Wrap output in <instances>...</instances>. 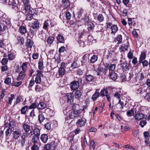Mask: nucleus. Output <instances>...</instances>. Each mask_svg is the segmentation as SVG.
<instances>
[{"mask_svg":"<svg viewBox=\"0 0 150 150\" xmlns=\"http://www.w3.org/2000/svg\"><path fill=\"white\" fill-rule=\"evenodd\" d=\"M135 112V115L134 117L136 120H139L144 117V115L142 113V110L139 106L135 107V108L134 110Z\"/></svg>","mask_w":150,"mask_h":150,"instance_id":"1","label":"nucleus"},{"mask_svg":"<svg viewBox=\"0 0 150 150\" xmlns=\"http://www.w3.org/2000/svg\"><path fill=\"white\" fill-rule=\"evenodd\" d=\"M82 80L81 79H78V81H74L70 83V87L71 90H76L79 87V83H82Z\"/></svg>","mask_w":150,"mask_h":150,"instance_id":"2","label":"nucleus"},{"mask_svg":"<svg viewBox=\"0 0 150 150\" xmlns=\"http://www.w3.org/2000/svg\"><path fill=\"white\" fill-rule=\"evenodd\" d=\"M107 28H110L111 30V34H115L118 30L117 25L112 24L111 22L107 23H106Z\"/></svg>","mask_w":150,"mask_h":150,"instance_id":"3","label":"nucleus"},{"mask_svg":"<svg viewBox=\"0 0 150 150\" xmlns=\"http://www.w3.org/2000/svg\"><path fill=\"white\" fill-rule=\"evenodd\" d=\"M0 17L1 18L3 23H4V24H6L7 26L10 25L11 23L10 19L7 17L6 14H4L2 16L0 15Z\"/></svg>","mask_w":150,"mask_h":150,"instance_id":"4","label":"nucleus"},{"mask_svg":"<svg viewBox=\"0 0 150 150\" xmlns=\"http://www.w3.org/2000/svg\"><path fill=\"white\" fill-rule=\"evenodd\" d=\"M86 123V120L84 118H82L78 120L76 124L78 127L84 126Z\"/></svg>","mask_w":150,"mask_h":150,"instance_id":"5","label":"nucleus"},{"mask_svg":"<svg viewBox=\"0 0 150 150\" xmlns=\"http://www.w3.org/2000/svg\"><path fill=\"white\" fill-rule=\"evenodd\" d=\"M80 113V111L70 110L69 112V117L70 119H73L78 116Z\"/></svg>","mask_w":150,"mask_h":150,"instance_id":"6","label":"nucleus"},{"mask_svg":"<svg viewBox=\"0 0 150 150\" xmlns=\"http://www.w3.org/2000/svg\"><path fill=\"white\" fill-rule=\"evenodd\" d=\"M38 73L36 74V77L35 79V82L37 83L40 84L41 82V76H43V75L42 73V71H37Z\"/></svg>","mask_w":150,"mask_h":150,"instance_id":"7","label":"nucleus"},{"mask_svg":"<svg viewBox=\"0 0 150 150\" xmlns=\"http://www.w3.org/2000/svg\"><path fill=\"white\" fill-rule=\"evenodd\" d=\"M65 99L67 100V102L71 104L73 102L74 96L71 93H68L66 94L65 96Z\"/></svg>","mask_w":150,"mask_h":150,"instance_id":"8","label":"nucleus"},{"mask_svg":"<svg viewBox=\"0 0 150 150\" xmlns=\"http://www.w3.org/2000/svg\"><path fill=\"white\" fill-rule=\"evenodd\" d=\"M13 134L15 139H18L21 135L20 130L18 129H14L13 130Z\"/></svg>","mask_w":150,"mask_h":150,"instance_id":"9","label":"nucleus"},{"mask_svg":"<svg viewBox=\"0 0 150 150\" xmlns=\"http://www.w3.org/2000/svg\"><path fill=\"white\" fill-rule=\"evenodd\" d=\"M89 36V34L87 32L83 31V32L81 33L79 36V38L84 39L86 40Z\"/></svg>","mask_w":150,"mask_h":150,"instance_id":"10","label":"nucleus"},{"mask_svg":"<svg viewBox=\"0 0 150 150\" xmlns=\"http://www.w3.org/2000/svg\"><path fill=\"white\" fill-rule=\"evenodd\" d=\"M74 96L75 98L79 99V100L77 103H79L80 102L79 101L80 99L81 98L82 96V93L81 91L79 90H76L74 93Z\"/></svg>","mask_w":150,"mask_h":150,"instance_id":"11","label":"nucleus"},{"mask_svg":"<svg viewBox=\"0 0 150 150\" xmlns=\"http://www.w3.org/2000/svg\"><path fill=\"white\" fill-rule=\"evenodd\" d=\"M121 67L123 71H125L129 69L128 64L127 63L123 62L121 64Z\"/></svg>","mask_w":150,"mask_h":150,"instance_id":"12","label":"nucleus"},{"mask_svg":"<svg viewBox=\"0 0 150 150\" xmlns=\"http://www.w3.org/2000/svg\"><path fill=\"white\" fill-rule=\"evenodd\" d=\"M8 4L12 6L13 8L16 9L17 8V4H16L15 0H9Z\"/></svg>","mask_w":150,"mask_h":150,"instance_id":"13","label":"nucleus"},{"mask_svg":"<svg viewBox=\"0 0 150 150\" xmlns=\"http://www.w3.org/2000/svg\"><path fill=\"white\" fill-rule=\"evenodd\" d=\"M124 105L123 102L119 100V103L116 105V108L118 110H121L123 108Z\"/></svg>","mask_w":150,"mask_h":150,"instance_id":"14","label":"nucleus"},{"mask_svg":"<svg viewBox=\"0 0 150 150\" xmlns=\"http://www.w3.org/2000/svg\"><path fill=\"white\" fill-rule=\"evenodd\" d=\"M40 136L33 135L32 139V142L33 144H39Z\"/></svg>","mask_w":150,"mask_h":150,"instance_id":"15","label":"nucleus"},{"mask_svg":"<svg viewBox=\"0 0 150 150\" xmlns=\"http://www.w3.org/2000/svg\"><path fill=\"white\" fill-rule=\"evenodd\" d=\"M146 57V54L144 52H142L139 58V64H141V62H142V61L145 60Z\"/></svg>","mask_w":150,"mask_h":150,"instance_id":"16","label":"nucleus"},{"mask_svg":"<svg viewBox=\"0 0 150 150\" xmlns=\"http://www.w3.org/2000/svg\"><path fill=\"white\" fill-rule=\"evenodd\" d=\"M24 9V13L25 14L33 12V11H34L33 8H30V6L28 4L25 6Z\"/></svg>","mask_w":150,"mask_h":150,"instance_id":"17","label":"nucleus"},{"mask_svg":"<svg viewBox=\"0 0 150 150\" xmlns=\"http://www.w3.org/2000/svg\"><path fill=\"white\" fill-rule=\"evenodd\" d=\"M57 42L60 43H64L65 40L64 37L60 34L58 35L56 37Z\"/></svg>","mask_w":150,"mask_h":150,"instance_id":"18","label":"nucleus"},{"mask_svg":"<svg viewBox=\"0 0 150 150\" xmlns=\"http://www.w3.org/2000/svg\"><path fill=\"white\" fill-rule=\"evenodd\" d=\"M41 140L44 143H46L48 139V136L45 134H42L40 137Z\"/></svg>","mask_w":150,"mask_h":150,"instance_id":"19","label":"nucleus"},{"mask_svg":"<svg viewBox=\"0 0 150 150\" xmlns=\"http://www.w3.org/2000/svg\"><path fill=\"white\" fill-rule=\"evenodd\" d=\"M19 31L22 34H25L27 32V29L25 25H21L19 29Z\"/></svg>","mask_w":150,"mask_h":150,"instance_id":"20","label":"nucleus"},{"mask_svg":"<svg viewBox=\"0 0 150 150\" xmlns=\"http://www.w3.org/2000/svg\"><path fill=\"white\" fill-rule=\"evenodd\" d=\"M32 27L35 30L38 29L39 27V23L38 21H35L32 23Z\"/></svg>","mask_w":150,"mask_h":150,"instance_id":"21","label":"nucleus"},{"mask_svg":"<svg viewBox=\"0 0 150 150\" xmlns=\"http://www.w3.org/2000/svg\"><path fill=\"white\" fill-rule=\"evenodd\" d=\"M15 96L14 94H11L10 96L8 97V99L6 100V103L11 105L12 104V101L15 98Z\"/></svg>","mask_w":150,"mask_h":150,"instance_id":"22","label":"nucleus"},{"mask_svg":"<svg viewBox=\"0 0 150 150\" xmlns=\"http://www.w3.org/2000/svg\"><path fill=\"white\" fill-rule=\"evenodd\" d=\"M46 107L45 104L42 102H40L37 105L38 108L41 110L45 108Z\"/></svg>","mask_w":150,"mask_h":150,"instance_id":"23","label":"nucleus"},{"mask_svg":"<svg viewBox=\"0 0 150 150\" xmlns=\"http://www.w3.org/2000/svg\"><path fill=\"white\" fill-rule=\"evenodd\" d=\"M95 27L94 25L91 22H89L87 23V29L88 31L93 30Z\"/></svg>","mask_w":150,"mask_h":150,"instance_id":"24","label":"nucleus"},{"mask_svg":"<svg viewBox=\"0 0 150 150\" xmlns=\"http://www.w3.org/2000/svg\"><path fill=\"white\" fill-rule=\"evenodd\" d=\"M35 90L36 93L40 92L43 90L42 86L40 84H37L35 87Z\"/></svg>","mask_w":150,"mask_h":150,"instance_id":"25","label":"nucleus"},{"mask_svg":"<svg viewBox=\"0 0 150 150\" xmlns=\"http://www.w3.org/2000/svg\"><path fill=\"white\" fill-rule=\"evenodd\" d=\"M85 78L86 81L88 82H91L93 80L94 77L91 75L88 74L86 75Z\"/></svg>","mask_w":150,"mask_h":150,"instance_id":"26","label":"nucleus"},{"mask_svg":"<svg viewBox=\"0 0 150 150\" xmlns=\"http://www.w3.org/2000/svg\"><path fill=\"white\" fill-rule=\"evenodd\" d=\"M135 108V107H134L133 109H132L130 110H129L127 112L126 115L128 117H131L133 115H135V112L134 110Z\"/></svg>","mask_w":150,"mask_h":150,"instance_id":"27","label":"nucleus"},{"mask_svg":"<svg viewBox=\"0 0 150 150\" xmlns=\"http://www.w3.org/2000/svg\"><path fill=\"white\" fill-rule=\"evenodd\" d=\"M8 26L4 24V23H0V31L1 32L5 31L6 29H8Z\"/></svg>","mask_w":150,"mask_h":150,"instance_id":"28","label":"nucleus"},{"mask_svg":"<svg viewBox=\"0 0 150 150\" xmlns=\"http://www.w3.org/2000/svg\"><path fill=\"white\" fill-rule=\"evenodd\" d=\"M36 31V30L30 28L28 33V35L30 37L32 38L34 35Z\"/></svg>","mask_w":150,"mask_h":150,"instance_id":"29","label":"nucleus"},{"mask_svg":"<svg viewBox=\"0 0 150 150\" xmlns=\"http://www.w3.org/2000/svg\"><path fill=\"white\" fill-rule=\"evenodd\" d=\"M50 23V20H47L43 23V28L45 30L48 29V26H50L49 24Z\"/></svg>","mask_w":150,"mask_h":150,"instance_id":"30","label":"nucleus"},{"mask_svg":"<svg viewBox=\"0 0 150 150\" xmlns=\"http://www.w3.org/2000/svg\"><path fill=\"white\" fill-rule=\"evenodd\" d=\"M26 15V19L27 20L29 21L32 20L33 18V12H31L30 13L25 14Z\"/></svg>","mask_w":150,"mask_h":150,"instance_id":"31","label":"nucleus"},{"mask_svg":"<svg viewBox=\"0 0 150 150\" xmlns=\"http://www.w3.org/2000/svg\"><path fill=\"white\" fill-rule=\"evenodd\" d=\"M100 93L101 96L104 97L108 95V93L106 89L103 88L101 90Z\"/></svg>","mask_w":150,"mask_h":150,"instance_id":"32","label":"nucleus"},{"mask_svg":"<svg viewBox=\"0 0 150 150\" xmlns=\"http://www.w3.org/2000/svg\"><path fill=\"white\" fill-rule=\"evenodd\" d=\"M23 127L25 131V132H28L30 129V126L27 124H23Z\"/></svg>","mask_w":150,"mask_h":150,"instance_id":"33","label":"nucleus"},{"mask_svg":"<svg viewBox=\"0 0 150 150\" xmlns=\"http://www.w3.org/2000/svg\"><path fill=\"white\" fill-rule=\"evenodd\" d=\"M62 1L65 8H67L70 6V4L69 0H62Z\"/></svg>","mask_w":150,"mask_h":150,"instance_id":"34","label":"nucleus"},{"mask_svg":"<svg viewBox=\"0 0 150 150\" xmlns=\"http://www.w3.org/2000/svg\"><path fill=\"white\" fill-rule=\"evenodd\" d=\"M132 63L135 67L137 68L139 66V63H138L137 58L136 57H134L133 58L132 61Z\"/></svg>","mask_w":150,"mask_h":150,"instance_id":"35","label":"nucleus"},{"mask_svg":"<svg viewBox=\"0 0 150 150\" xmlns=\"http://www.w3.org/2000/svg\"><path fill=\"white\" fill-rule=\"evenodd\" d=\"M33 135L40 136V130L38 128L36 127L33 130Z\"/></svg>","mask_w":150,"mask_h":150,"instance_id":"36","label":"nucleus"},{"mask_svg":"<svg viewBox=\"0 0 150 150\" xmlns=\"http://www.w3.org/2000/svg\"><path fill=\"white\" fill-rule=\"evenodd\" d=\"M100 93L99 92L96 91L93 95L92 99L93 101H95L100 96Z\"/></svg>","mask_w":150,"mask_h":150,"instance_id":"37","label":"nucleus"},{"mask_svg":"<svg viewBox=\"0 0 150 150\" xmlns=\"http://www.w3.org/2000/svg\"><path fill=\"white\" fill-rule=\"evenodd\" d=\"M17 39L18 41V43L21 45H23L24 42V38L21 36H18L17 38Z\"/></svg>","mask_w":150,"mask_h":150,"instance_id":"38","label":"nucleus"},{"mask_svg":"<svg viewBox=\"0 0 150 150\" xmlns=\"http://www.w3.org/2000/svg\"><path fill=\"white\" fill-rule=\"evenodd\" d=\"M40 146L39 144H33L31 147V150H39Z\"/></svg>","mask_w":150,"mask_h":150,"instance_id":"39","label":"nucleus"},{"mask_svg":"<svg viewBox=\"0 0 150 150\" xmlns=\"http://www.w3.org/2000/svg\"><path fill=\"white\" fill-rule=\"evenodd\" d=\"M110 77L113 80L116 79L117 77V75L115 72L112 71L109 74Z\"/></svg>","mask_w":150,"mask_h":150,"instance_id":"40","label":"nucleus"},{"mask_svg":"<svg viewBox=\"0 0 150 150\" xmlns=\"http://www.w3.org/2000/svg\"><path fill=\"white\" fill-rule=\"evenodd\" d=\"M65 73V70L63 67H61L59 69L58 71V73L59 75H63Z\"/></svg>","mask_w":150,"mask_h":150,"instance_id":"41","label":"nucleus"},{"mask_svg":"<svg viewBox=\"0 0 150 150\" xmlns=\"http://www.w3.org/2000/svg\"><path fill=\"white\" fill-rule=\"evenodd\" d=\"M25 74H19L17 77L16 78V80L17 81H19L23 79L25 77Z\"/></svg>","mask_w":150,"mask_h":150,"instance_id":"42","label":"nucleus"},{"mask_svg":"<svg viewBox=\"0 0 150 150\" xmlns=\"http://www.w3.org/2000/svg\"><path fill=\"white\" fill-rule=\"evenodd\" d=\"M139 131L138 130L133 129L132 130V134L134 137H137L139 135Z\"/></svg>","mask_w":150,"mask_h":150,"instance_id":"43","label":"nucleus"},{"mask_svg":"<svg viewBox=\"0 0 150 150\" xmlns=\"http://www.w3.org/2000/svg\"><path fill=\"white\" fill-rule=\"evenodd\" d=\"M28 110V107L27 106H25L22 107L21 110V114H25Z\"/></svg>","mask_w":150,"mask_h":150,"instance_id":"44","label":"nucleus"},{"mask_svg":"<svg viewBox=\"0 0 150 150\" xmlns=\"http://www.w3.org/2000/svg\"><path fill=\"white\" fill-rule=\"evenodd\" d=\"M102 69L103 68L100 65H99L96 69V71L97 73V74L98 76H99L101 72H102Z\"/></svg>","mask_w":150,"mask_h":150,"instance_id":"45","label":"nucleus"},{"mask_svg":"<svg viewBox=\"0 0 150 150\" xmlns=\"http://www.w3.org/2000/svg\"><path fill=\"white\" fill-rule=\"evenodd\" d=\"M11 129H10V128H8L6 131V137H8L10 136L12 133Z\"/></svg>","mask_w":150,"mask_h":150,"instance_id":"46","label":"nucleus"},{"mask_svg":"<svg viewBox=\"0 0 150 150\" xmlns=\"http://www.w3.org/2000/svg\"><path fill=\"white\" fill-rule=\"evenodd\" d=\"M98 57L96 55H94L91 58L90 62L92 63H94L97 60Z\"/></svg>","mask_w":150,"mask_h":150,"instance_id":"47","label":"nucleus"},{"mask_svg":"<svg viewBox=\"0 0 150 150\" xmlns=\"http://www.w3.org/2000/svg\"><path fill=\"white\" fill-rule=\"evenodd\" d=\"M54 38L53 36H50L47 40V42L49 44H51L53 42Z\"/></svg>","mask_w":150,"mask_h":150,"instance_id":"48","label":"nucleus"},{"mask_svg":"<svg viewBox=\"0 0 150 150\" xmlns=\"http://www.w3.org/2000/svg\"><path fill=\"white\" fill-rule=\"evenodd\" d=\"M45 119V118L42 114H41L39 115L38 120L40 123L43 122Z\"/></svg>","mask_w":150,"mask_h":150,"instance_id":"49","label":"nucleus"},{"mask_svg":"<svg viewBox=\"0 0 150 150\" xmlns=\"http://www.w3.org/2000/svg\"><path fill=\"white\" fill-rule=\"evenodd\" d=\"M8 125L10 129L13 128L16 125V123L14 121H11L9 122Z\"/></svg>","mask_w":150,"mask_h":150,"instance_id":"50","label":"nucleus"},{"mask_svg":"<svg viewBox=\"0 0 150 150\" xmlns=\"http://www.w3.org/2000/svg\"><path fill=\"white\" fill-rule=\"evenodd\" d=\"M142 62L141 63L142 64V66L143 68H144L146 67H147L149 65V62L146 60H144L142 61Z\"/></svg>","mask_w":150,"mask_h":150,"instance_id":"51","label":"nucleus"},{"mask_svg":"<svg viewBox=\"0 0 150 150\" xmlns=\"http://www.w3.org/2000/svg\"><path fill=\"white\" fill-rule=\"evenodd\" d=\"M27 44L28 45V47H32L33 45V43L32 40L30 39H28L27 40Z\"/></svg>","mask_w":150,"mask_h":150,"instance_id":"52","label":"nucleus"},{"mask_svg":"<svg viewBox=\"0 0 150 150\" xmlns=\"http://www.w3.org/2000/svg\"><path fill=\"white\" fill-rule=\"evenodd\" d=\"M97 19L100 22H102L103 21L104 18L102 14H100L98 16Z\"/></svg>","mask_w":150,"mask_h":150,"instance_id":"53","label":"nucleus"},{"mask_svg":"<svg viewBox=\"0 0 150 150\" xmlns=\"http://www.w3.org/2000/svg\"><path fill=\"white\" fill-rule=\"evenodd\" d=\"M96 143L94 140H92L90 142V148L91 149L92 147L93 149V150H94V149L96 147Z\"/></svg>","mask_w":150,"mask_h":150,"instance_id":"54","label":"nucleus"},{"mask_svg":"<svg viewBox=\"0 0 150 150\" xmlns=\"http://www.w3.org/2000/svg\"><path fill=\"white\" fill-rule=\"evenodd\" d=\"M5 83L7 85H9L11 83V78L9 77H7L5 80Z\"/></svg>","mask_w":150,"mask_h":150,"instance_id":"55","label":"nucleus"},{"mask_svg":"<svg viewBox=\"0 0 150 150\" xmlns=\"http://www.w3.org/2000/svg\"><path fill=\"white\" fill-rule=\"evenodd\" d=\"M116 40L119 43H120L122 41V37L121 35H120L117 36Z\"/></svg>","mask_w":150,"mask_h":150,"instance_id":"56","label":"nucleus"},{"mask_svg":"<svg viewBox=\"0 0 150 150\" xmlns=\"http://www.w3.org/2000/svg\"><path fill=\"white\" fill-rule=\"evenodd\" d=\"M51 148V145L50 144H45L43 148L45 150H50Z\"/></svg>","mask_w":150,"mask_h":150,"instance_id":"57","label":"nucleus"},{"mask_svg":"<svg viewBox=\"0 0 150 150\" xmlns=\"http://www.w3.org/2000/svg\"><path fill=\"white\" fill-rule=\"evenodd\" d=\"M147 122L146 120H142L139 123V125L141 127H143L146 124Z\"/></svg>","mask_w":150,"mask_h":150,"instance_id":"58","label":"nucleus"},{"mask_svg":"<svg viewBox=\"0 0 150 150\" xmlns=\"http://www.w3.org/2000/svg\"><path fill=\"white\" fill-rule=\"evenodd\" d=\"M27 64L26 63H23L22 65V70L24 71H26L27 70Z\"/></svg>","mask_w":150,"mask_h":150,"instance_id":"59","label":"nucleus"},{"mask_svg":"<svg viewBox=\"0 0 150 150\" xmlns=\"http://www.w3.org/2000/svg\"><path fill=\"white\" fill-rule=\"evenodd\" d=\"M22 83V82L21 81L15 82L12 84V85L13 86L18 87L20 86Z\"/></svg>","mask_w":150,"mask_h":150,"instance_id":"60","label":"nucleus"},{"mask_svg":"<svg viewBox=\"0 0 150 150\" xmlns=\"http://www.w3.org/2000/svg\"><path fill=\"white\" fill-rule=\"evenodd\" d=\"M83 9L81 8L79 9L78 13V17L79 18H80L81 17L82 14L83 13Z\"/></svg>","mask_w":150,"mask_h":150,"instance_id":"61","label":"nucleus"},{"mask_svg":"<svg viewBox=\"0 0 150 150\" xmlns=\"http://www.w3.org/2000/svg\"><path fill=\"white\" fill-rule=\"evenodd\" d=\"M43 64L42 61H40L38 63V68L40 69H42L43 68Z\"/></svg>","mask_w":150,"mask_h":150,"instance_id":"62","label":"nucleus"},{"mask_svg":"<svg viewBox=\"0 0 150 150\" xmlns=\"http://www.w3.org/2000/svg\"><path fill=\"white\" fill-rule=\"evenodd\" d=\"M22 98L21 96L17 97L16 99V101L14 102V104L16 105L19 103L21 101Z\"/></svg>","mask_w":150,"mask_h":150,"instance_id":"63","label":"nucleus"},{"mask_svg":"<svg viewBox=\"0 0 150 150\" xmlns=\"http://www.w3.org/2000/svg\"><path fill=\"white\" fill-rule=\"evenodd\" d=\"M115 64H111L109 67V71H113L115 69Z\"/></svg>","mask_w":150,"mask_h":150,"instance_id":"64","label":"nucleus"}]
</instances>
